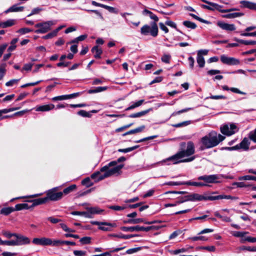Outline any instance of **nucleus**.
Here are the masks:
<instances>
[{
	"instance_id": "nucleus-32",
	"label": "nucleus",
	"mask_w": 256,
	"mask_h": 256,
	"mask_svg": "<svg viewBox=\"0 0 256 256\" xmlns=\"http://www.w3.org/2000/svg\"><path fill=\"white\" fill-rule=\"evenodd\" d=\"M144 13H146V14H148L150 18L152 20H154V22H152L156 23V22H158V17L156 15L154 14L152 12H150V11L148 10H144Z\"/></svg>"
},
{
	"instance_id": "nucleus-6",
	"label": "nucleus",
	"mask_w": 256,
	"mask_h": 256,
	"mask_svg": "<svg viewBox=\"0 0 256 256\" xmlns=\"http://www.w3.org/2000/svg\"><path fill=\"white\" fill-rule=\"evenodd\" d=\"M56 24V20H48L43 22L38 23L34 26L38 29L35 31L37 34H45L50 30L51 26Z\"/></svg>"
},
{
	"instance_id": "nucleus-31",
	"label": "nucleus",
	"mask_w": 256,
	"mask_h": 256,
	"mask_svg": "<svg viewBox=\"0 0 256 256\" xmlns=\"http://www.w3.org/2000/svg\"><path fill=\"white\" fill-rule=\"evenodd\" d=\"M16 211L15 208L12 207H6L2 208L0 210V214H4V215H8L11 212Z\"/></svg>"
},
{
	"instance_id": "nucleus-52",
	"label": "nucleus",
	"mask_w": 256,
	"mask_h": 256,
	"mask_svg": "<svg viewBox=\"0 0 256 256\" xmlns=\"http://www.w3.org/2000/svg\"><path fill=\"white\" fill-rule=\"evenodd\" d=\"M42 9L40 8H36L32 10L31 12L28 16H30L32 15L39 14Z\"/></svg>"
},
{
	"instance_id": "nucleus-54",
	"label": "nucleus",
	"mask_w": 256,
	"mask_h": 256,
	"mask_svg": "<svg viewBox=\"0 0 256 256\" xmlns=\"http://www.w3.org/2000/svg\"><path fill=\"white\" fill-rule=\"evenodd\" d=\"M61 228L65 232H75L74 230H72V229H70V228H69L67 226L64 224V223H60V224Z\"/></svg>"
},
{
	"instance_id": "nucleus-14",
	"label": "nucleus",
	"mask_w": 256,
	"mask_h": 256,
	"mask_svg": "<svg viewBox=\"0 0 256 256\" xmlns=\"http://www.w3.org/2000/svg\"><path fill=\"white\" fill-rule=\"evenodd\" d=\"M50 238L46 237L34 238L32 239V242L34 245L47 246H49Z\"/></svg>"
},
{
	"instance_id": "nucleus-8",
	"label": "nucleus",
	"mask_w": 256,
	"mask_h": 256,
	"mask_svg": "<svg viewBox=\"0 0 256 256\" xmlns=\"http://www.w3.org/2000/svg\"><path fill=\"white\" fill-rule=\"evenodd\" d=\"M162 226H150L148 227H144V226H124L122 228V230L125 232H133L134 231H145V232H148L150 230H159Z\"/></svg>"
},
{
	"instance_id": "nucleus-4",
	"label": "nucleus",
	"mask_w": 256,
	"mask_h": 256,
	"mask_svg": "<svg viewBox=\"0 0 256 256\" xmlns=\"http://www.w3.org/2000/svg\"><path fill=\"white\" fill-rule=\"evenodd\" d=\"M158 28L157 24L151 22L150 24H144L140 28V34L143 36H151L152 37L158 36Z\"/></svg>"
},
{
	"instance_id": "nucleus-55",
	"label": "nucleus",
	"mask_w": 256,
	"mask_h": 256,
	"mask_svg": "<svg viewBox=\"0 0 256 256\" xmlns=\"http://www.w3.org/2000/svg\"><path fill=\"white\" fill-rule=\"evenodd\" d=\"M48 220L50 221L51 223L55 224L62 221L60 219L57 218L54 216H50L47 218Z\"/></svg>"
},
{
	"instance_id": "nucleus-47",
	"label": "nucleus",
	"mask_w": 256,
	"mask_h": 256,
	"mask_svg": "<svg viewBox=\"0 0 256 256\" xmlns=\"http://www.w3.org/2000/svg\"><path fill=\"white\" fill-rule=\"evenodd\" d=\"M248 137L250 140L256 143V129L250 132Z\"/></svg>"
},
{
	"instance_id": "nucleus-29",
	"label": "nucleus",
	"mask_w": 256,
	"mask_h": 256,
	"mask_svg": "<svg viewBox=\"0 0 256 256\" xmlns=\"http://www.w3.org/2000/svg\"><path fill=\"white\" fill-rule=\"evenodd\" d=\"M88 212L91 214H99L103 212V210L98 207H89L86 208Z\"/></svg>"
},
{
	"instance_id": "nucleus-48",
	"label": "nucleus",
	"mask_w": 256,
	"mask_h": 256,
	"mask_svg": "<svg viewBox=\"0 0 256 256\" xmlns=\"http://www.w3.org/2000/svg\"><path fill=\"white\" fill-rule=\"evenodd\" d=\"M82 244H89L91 242V238L89 236H85L81 238L80 240Z\"/></svg>"
},
{
	"instance_id": "nucleus-11",
	"label": "nucleus",
	"mask_w": 256,
	"mask_h": 256,
	"mask_svg": "<svg viewBox=\"0 0 256 256\" xmlns=\"http://www.w3.org/2000/svg\"><path fill=\"white\" fill-rule=\"evenodd\" d=\"M15 238L16 246L26 245L30 243L29 238L22 234H16Z\"/></svg>"
},
{
	"instance_id": "nucleus-33",
	"label": "nucleus",
	"mask_w": 256,
	"mask_h": 256,
	"mask_svg": "<svg viewBox=\"0 0 256 256\" xmlns=\"http://www.w3.org/2000/svg\"><path fill=\"white\" fill-rule=\"evenodd\" d=\"M196 61L200 68H203L204 66L205 60L201 54H197Z\"/></svg>"
},
{
	"instance_id": "nucleus-10",
	"label": "nucleus",
	"mask_w": 256,
	"mask_h": 256,
	"mask_svg": "<svg viewBox=\"0 0 256 256\" xmlns=\"http://www.w3.org/2000/svg\"><path fill=\"white\" fill-rule=\"evenodd\" d=\"M220 60L223 64L228 65H238L240 64L239 60L232 57H228L224 54L220 56Z\"/></svg>"
},
{
	"instance_id": "nucleus-28",
	"label": "nucleus",
	"mask_w": 256,
	"mask_h": 256,
	"mask_svg": "<svg viewBox=\"0 0 256 256\" xmlns=\"http://www.w3.org/2000/svg\"><path fill=\"white\" fill-rule=\"evenodd\" d=\"M64 244L63 240H54L50 238L49 240V246H58Z\"/></svg>"
},
{
	"instance_id": "nucleus-58",
	"label": "nucleus",
	"mask_w": 256,
	"mask_h": 256,
	"mask_svg": "<svg viewBox=\"0 0 256 256\" xmlns=\"http://www.w3.org/2000/svg\"><path fill=\"white\" fill-rule=\"evenodd\" d=\"M144 222V219L143 218H136L134 220H128L127 222L128 223L136 224H138L140 222Z\"/></svg>"
},
{
	"instance_id": "nucleus-61",
	"label": "nucleus",
	"mask_w": 256,
	"mask_h": 256,
	"mask_svg": "<svg viewBox=\"0 0 256 256\" xmlns=\"http://www.w3.org/2000/svg\"><path fill=\"white\" fill-rule=\"evenodd\" d=\"M190 123H191V121H190V120L185 121V122H182L177 124L174 125V126H176V127L186 126H188L189 124H190Z\"/></svg>"
},
{
	"instance_id": "nucleus-42",
	"label": "nucleus",
	"mask_w": 256,
	"mask_h": 256,
	"mask_svg": "<svg viewBox=\"0 0 256 256\" xmlns=\"http://www.w3.org/2000/svg\"><path fill=\"white\" fill-rule=\"evenodd\" d=\"M0 244H5L10 246H16V240L3 241L0 238Z\"/></svg>"
},
{
	"instance_id": "nucleus-59",
	"label": "nucleus",
	"mask_w": 256,
	"mask_h": 256,
	"mask_svg": "<svg viewBox=\"0 0 256 256\" xmlns=\"http://www.w3.org/2000/svg\"><path fill=\"white\" fill-rule=\"evenodd\" d=\"M73 252L75 256H85L86 254V252L83 250H75Z\"/></svg>"
},
{
	"instance_id": "nucleus-41",
	"label": "nucleus",
	"mask_w": 256,
	"mask_h": 256,
	"mask_svg": "<svg viewBox=\"0 0 256 256\" xmlns=\"http://www.w3.org/2000/svg\"><path fill=\"white\" fill-rule=\"evenodd\" d=\"M18 38H15L12 40L10 42V46L8 49V50L9 52H12L15 50L16 47V44L18 42Z\"/></svg>"
},
{
	"instance_id": "nucleus-36",
	"label": "nucleus",
	"mask_w": 256,
	"mask_h": 256,
	"mask_svg": "<svg viewBox=\"0 0 256 256\" xmlns=\"http://www.w3.org/2000/svg\"><path fill=\"white\" fill-rule=\"evenodd\" d=\"M149 111H150V110H148L142 111V112H136L135 114H130V117L132 118L141 117V116L146 114L147 113H148L149 112Z\"/></svg>"
},
{
	"instance_id": "nucleus-9",
	"label": "nucleus",
	"mask_w": 256,
	"mask_h": 256,
	"mask_svg": "<svg viewBox=\"0 0 256 256\" xmlns=\"http://www.w3.org/2000/svg\"><path fill=\"white\" fill-rule=\"evenodd\" d=\"M209 196L201 195L198 194L194 193L184 196V200L188 201H202L209 200Z\"/></svg>"
},
{
	"instance_id": "nucleus-20",
	"label": "nucleus",
	"mask_w": 256,
	"mask_h": 256,
	"mask_svg": "<svg viewBox=\"0 0 256 256\" xmlns=\"http://www.w3.org/2000/svg\"><path fill=\"white\" fill-rule=\"evenodd\" d=\"M24 9V6H18V4H14L10 6V8H8V10H6L4 12L6 14H8V12H22L23 11Z\"/></svg>"
},
{
	"instance_id": "nucleus-16",
	"label": "nucleus",
	"mask_w": 256,
	"mask_h": 256,
	"mask_svg": "<svg viewBox=\"0 0 256 256\" xmlns=\"http://www.w3.org/2000/svg\"><path fill=\"white\" fill-rule=\"evenodd\" d=\"M92 4L93 6H99V7L104 8L107 10H108L110 12L114 13V14L118 13V10L114 7L110 6L105 5L104 4H102L97 2L94 0L92 2Z\"/></svg>"
},
{
	"instance_id": "nucleus-39",
	"label": "nucleus",
	"mask_w": 256,
	"mask_h": 256,
	"mask_svg": "<svg viewBox=\"0 0 256 256\" xmlns=\"http://www.w3.org/2000/svg\"><path fill=\"white\" fill-rule=\"evenodd\" d=\"M82 184L87 188L90 187L93 185V182L91 181L90 178H86L82 181Z\"/></svg>"
},
{
	"instance_id": "nucleus-34",
	"label": "nucleus",
	"mask_w": 256,
	"mask_h": 256,
	"mask_svg": "<svg viewBox=\"0 0 256 256\" xmlns=\"http://www.w3.org/2000/svg\"><path fill=\"white\" fill-rule=\"evenodd\" d=\"M182 24L186 27L192 30L195 29L197 26L195 23L188 20L184 21Z\"/></svg>"
},
{
	"instance_id": "nucleus-27",
	"label": "nucleus",
	"mask_w": 256,
	"mask_h": 256,
	"mask_svg": "<svg viewBox=\"0 0 256 256\" xmlns=\"http://www.w3.org/2000/svg\"><path fill=\"white\" fill-rule=\"evenodd\" d=\"M184 185L192 186H197V187H202V186H206V184L203 183L202 182H191V181L184 182Z\"/></svg>"
},
{
	"instance_id": "nucleus-12",
	"label": "nucleus",
	"mask_w": 256,
	"mask_h": 256,
	"mask_svg": "<svg viewBox=\"0 0 256 256\" xmlns=\"http://www.w3.org/2000/svg\"><path fill=\"white\" fill-rule=\"evenodd\" d=\"M198 180H203L204 182L203 183L206 184V186L208 184H212L216 182V180H218V176L216 175L212 174V175H204L200 176L198 178Z\"/></svg>"
},
{
	"instance_id": "nucleus-63",
	"label": "nucleus",
	"mask_w": 256,
	"mask_h": 256,
	"mask_svg": "<svg viewBox=\"0 0 256 256\" xmlns=\"http://www.w3.org/2000/svg\"><path fill=\"white\" fill-rule=\"evenodd\" d=\"M56 35L57 34H56V32L54 30L52 32L48 33V34L44 36L42 38L44 39H49L56 36Z\"/></svg>"
},
{
	"instance_id": "nucleus-25",
	"label": "nucleus",
	"mask_w": 256,
	"mask_h": 256,
	"mask_svg": "<svg viewBox=\"0 0 256 256\" xmlns=\"http://www.w3.org/2000/svg\"><path fill=\"white\" fill-rule=\"evenodd\" d=\"M76 184H72L68 188H64L62 192V196L67 195L70 193L76 190Z\"/></svg>"
},
{
	"instance_id": "nucleus-21",
	"label": "nucleus",
	"mask_w": 256,
	"mask_h": 256,
	"mask_svg": "<svg viewBox=\"0 0 256 256\" xmlns=\"http://www.w3.org/2000/svg\"><path fill=\"white\" fill-rule=\"evenodd\" d=\"M28 202H32V204L31 206V207L32 208L36 206H38L46 203V202H48V200L46 199V198L44 197L32 200H28Z\"/></svg>"
},
{
	"instance_id": "nucleus-19",
	"label": "nucleus",
	"mask_w": 256,
	"mask_h": 256,
	"mask_svg": "<svg viewBox=\"0 0 256 256\" xmlns=\"http://www.w3.org/2000/svg\"><path fill=\"white\" fill-rule=\"evenodd\" d=\"M240 7L242 8H248L250 10H256V4L247 1L241 0L240 2Z\"/></svg>"
},
{
	"instance_id": "nucleus-43",
	"label": "nucleus",
	"mask_w": 256,
	"mask_h": 256,
	"mask_svg": "<svg viewBox=\"0 0 256 256\" xmlns=\"http://www.w3.org/2000/svg\"><path fill=\"white\" fill-rule=\"evenodd\" d=\"M170 58L171 56L170 54H164L161 58V60L162 62L164 63L169 64L170 62Z\"/></svg>"
},
{
	"instance_id": "nucleus-38",
	"label": "nucleus",
	"mask_w": 256,
	"mask_h": 256,
	"mask_svg": "<svg viewBox=\"0 0 256 256\" xmlns=\"http://www.w3.org/2000/svg\"><path fill=\"white\" fill-rule=\"evenodd\" d=\"M222 133L226 136H230L236 132L234 129H221Z\"/></svg>"
},
{
	"instance_id": "nucleus-35",
	"label": "nucleus",
	"mask_w": 256,
	"mask_h": 256,
	"mask_svg": "<svg viewBox=\"0 0 256 256\" xmlns=\"http://www.w3.org/2000/svg\"><path fill=\"white\" fill-rule=\"evenodd\" d=\"M144 102V100H141L136 102H135L132 104L128 108H126V110H129L134 109L138 107L142 104Z\"/></svg>"
},
{
	"instance_id": "nucleus-18",
	"label": "nucleus",
	"mask_w": 256,
	"mask_h": 256,
	"mask_svg": "<svg viewBox=\"0 0 256 256\" xmlns=\"http://www.w3.org/2000/svg\"><path fill=\"white\" fill-rule=\"evenodd\" d=\"M217 25L224 30L232 31L236 30L235 26L234 24H228L222 22H218Z\"/></svg>"
},
{
	"instance_id": "nucleus-23",
	"label": "nucleus",
	"mask_w": 256,
	"mask_h": 256,
	"mask_svg": "<svg viewBox=\"0 0 256 256\" xmlns=\"http://www.w3.org/2000/svg\"><path fill=\"white\" fill-rule=\"evenodd\" d=\"M92 52L94 54V57L96 58H100V56L102 54V50L99 48L98 46H94L92 49Z\"/></svg>"
},
{
	"instance_id": "nucleus-46",
	"label": "nucleus",
	"mask_w": 256,
	"mask_h": 256,
	"mask_svg": "<svg viewBox=\"0 0 256 256\" xmlns=\"http://www.w3.org/2000/svg\"><path fill=\"white\" fill-rule=\"evenodd\" d=\"M32 31V30L30 28H24L19 29L17 31V32L20 33L21 34H26L31 32Z\"/></svg>"
},
{
	"instance_id": "nucleus-53",
	"label": "nucleus",
	"mask_w": 256,
	"mask_h": 256,
	"mask_svg": "<svg viewBox=\"0 0 256 256\" xmlns=\"http://www.w3.org/2000/svg\"><path fill=\"white\" fill-rule=\"evenodd\" d=\"M239 180H256V177L252 176H243L240 177L238 178Z\"/></svg>"
},
{
	"instance_id": "nucleus-1",
	"label": "nucleus",
	"mask_w": 256,
	"mask_h": 256,
	"mask_svg": "<svg viewBox=\"0 0 256 256\" xmlns=\"http://www.w3.org/2000/svg\"><path fill=\"white\" fill-rule=\"evenodd\" d=\"M194 152L195 148L194 143L192 142H188L187 144L186 150H183L178 152L174 156L164 160V162L170 160L174 164L190 162L195 159V156H192Z\"/></svg>"
},
{
	"instance_id": "nucleus-45",
	"label": "nucleus",
	"mask_w": 256,
	"mask_h": 256,
	"mask_svg": "<svg viewBox=\"0 0 256 256\" xmlns=\"http://www.w3.org/2000/svg\"><path fill=\"white\" fill-rule=\"evenodd\" d=\"M33 64L28 63L24 64L23 68L20 70L21 72H22L24 70L30 71L33 66Z\"/></svg>"
},
{
	"instance_id": "nucleus-56",
	"label": "nucleus",
	"mask_w": 256,
	"mask_h": 256,
	"mask_svg": "<svg viewBox=\"0 0 256 256\" xmlns=\"http://www.w3.org/2000/svg\"><path fill=\"white\" fill-rule=\"evenodd\" d=\"M6 72L4 65H2L0 66V80H2Z\"/></svg>"
},
{
	"instance_id": "nucleus-60",
	"label": "nucleus",
	"mask_w": 256,
	"mask_h": 256,
	"mask_svg": "<svg viewBox=\"0 0 256 256\" xmlns=\"http://www.w3.org/2000/svg\"><path fill=\"white\" fill-rule=\"evenodd\" d=\"M68 96L67 95H62L60 96H57L53 98H52V100L54 101H56V100H67Z\"/></svg>"
},
{
	"instance_id": "nucleus-24",
	"label": "nucleus",
	"mask_w": 256,
	"mask_h": 256,
	"mask_svg": "<svg viewBox=\"0 0 256 256\" xmlns=\"http://www.w3.org/2000/svg\"><path fill=\"white\" fill-rule=\"evenodd\" d=\"M2 28H6L10 27L16 24V20L14 19H9L5 22H2Z\"/></svg>"
},
{
	"instance_id": "nucleus-15",
	"label": "nucleus",
	"mask_w": 256,
	"mask_h": 256,
	"mask_svg": "<svg viewBox=\"0 0 256 256\" xmlns=\"http://www.w3.org/2000/svg\"><path fill=\"white\" fill-rule=\"evenodd\" d=\"M54 108V105L53 104H45V105H40L37 106L35 108H34V110L36 112H48L50 110H51Z\"/></svg>"
},
{
	"instance_id": "nucleus-2",
	"label": "nucleus",
	"mask_w": 256,
	"mask_h": 256,
	"mask_svg": "<svg viewBox=\"0 0 256 256\" xmlns=\"http://www.w3.org/2000/svg\"><path fill=\"white\" fill-rule=\"evenodd\" d=\"M224 138L225 137L220 134L212 132L202 138L200 140L202 145L200 149L204 150L215 147L223 141Z\"/></svg>"
},
{
	"instance_id": "nucleus-22",
	"label": "nucleus",
	"mask_w": 256,
	"mask_h": 256,
	"mask_svg": "<svg viewBox=\"0 0 256 256\" xmlns=\"http://www.w3.org/2000/svg\"><path fill=\"white\" fill-rule=\"evenodd\" d=\"M106 224H110V225L102 224L100 227H98V229L103 231H110L112 228L116 226V224L114 223H110L105 222Z\"/></svg>"
},
{
	"instance_id": "nucleus-7",
	"label": "nucleus",
	"mask_w": 256,
	"mask_h": 256,
	"mask_svg": "<svg viewBox=\"0 0 256 256\" xmlns=\"http://www.w3.org/2000/svg\"><path fill=\"white\" fill-rule=\"evenodd\" d=\"M58 187H55L46 192L48 201H58L62 198V192H58Z\"/></svg>"
},
{
	"instance_id": "nucleus-3",
	"label": "nucleus",
	"mask_w": 256,
	"mask_h": 256,
	"mask_svg": "<svg viewBox=\"0 0 256 256\" xmlns=\"http://www.w3.org/2000/svg\"><path fill=\"white\" fill-rule=\"evenodd\" d=\"M123 166V164H118L116 162H112L107 166L102 167V171L105 172L108 178L114 174H119Z\"/></svg>"
},
{
	"instance_id": "nucleus-40",
	"label": "nucleus",
	"mask_w": 256,
	"mask_h": 256,
	"mask_svg": "<svg viewBox=\"0 0 256 256\" xmlns=\"http://www.w3.org/2000/svg\"><path fill=\"white\" fill-rule=\"evenodd\" d=\"M238 42L244 45H256V40H236Z\"/></svg>"
},
{
	"instance_id": "nucleus-5",
	"label": "nucleus",
	"mask_w": 256,
	"mask_h": 256,
	"mask_svg": "<svg viewBox=\"0 0 256 256\" xmlns=\"http://www.w3.org/2000/svg\"><path fill=\"white\" fill-rule=\"evenodd\" d=\"M231 234L234 236L240 238V242L242 244H244L246 242H256V238L247 236L248 234V232L234 231Z\"/></svg>"
},
{
	"instance_id": "nucleus-62",
	"label": "nucleus",
	"mask_w": 256,
	"mask_h": 256,
	"mask_svg": "<svg viewBox=\"0 0 256 256\" xmlns=\"http://www.w3.org/2000/svg\"><path fill=\"white\" fill-rule=\"evenodd\" d=\"M110 208L114 210H122L126 208V206H112L110 207Z\"/></svg>"
},
{
	"instance_id": "nucleus-26",
	"label": "nucleus",
	"mask_w": 256,
	"mask_h": 256,
	"mask_svg": "<svg viewBox=\"0 0 256 256\" xmlns=\"http://www.w3.org/2000/svg\"><path fill=\"white\" fill-rule=\"evenodd\" d=\"M14 208L16 211H18L22 210H28L32 208L26 203H22L16 204Z\"/></svg>"
},
{
	"instance_id": "nucleus-17",
	"label": "nucleus",
	"mask_w": 256,
	"mask_h": 256,
	"mask_svg": "<svg viewBox=\"0 0 256 256\" xmlns=\"http://www.w3.org/2000/svg\"><path fill=\"white\" fill-rule=\"evenodd\" d=\"M106 178V174L104 172L102 171V168L100 171L96 172L91 175V178L93 179L96 182H98Z\"/></svg>"
},
{
	"instance_id": "nucleus-57",
	"label": "nucleus",
	"mask_w": 256,
	"mask_h": 256,
	"mask_svg": "<svg viewBox=\"0 0 256 256\" xmlns=\"http://www.w3.org/2000/svg\"><path fill=\"white\" fill-rule=\"evenodd\" d=\"M166 24L178 30H177L176 24L172 20H166Z\"/></svg>"
},
{
	"instance_id": "nucleus-49",
	"label": "nucleus",
	"mask_w": 256,
	"mask_h": 256,
	"mask_svg": "<svg viewBox=\"0 0 256 256\" xmlns=\"http://www.w3.org/2000/svg\"><path fill=\"white\" fill-rule=\"evenodd\" d=\"M209 200H214L220 199H226V195H219L216 196H209Z\"/></svg>"
},
{
	"instance_id": "nucleus-50",
	"label": "nucleus",
	"mask_w": 256,
	"mask_h": 256,
	"mask_svg": "<svg viewBox=\"0 0 256 256\" xmlns=\"http://www.w3.org/2000/svg\"><path fill=\"white\" fill-rule=\"evenodd\" d=\"M19 81L18 79H12L6 83V86H12L14 84H18Z\"/></svg>"
},
{
	"instance_id": "nucleus-64",
	"label": "nucleus",
	"mask_w": 256,
	"mask_h": 256,
	"mask_svg": "<svg viewBox=\"0 0 256 256\" xmlns=\"http://www.w3.org/2000/svg\"><path fill=\"white\" fill-rule=\"evenodd\" d=\"M166 24H164V23L162 22H160L159 23V26L160 28L163 30L164 32L166 34V33H168L169 30H168V28L166 26Z\"/></svg>"
},
{
	"instance_id": "nucleus-51",
	"label": "nucleus",
	"mask_w": 256,
	"mask_h": 256,
	"mask_svg": "<svg viewBox=\"0 0 256 256\" xmlns=\"http://www.w3.org/2000/svg\"><path fill=\"white\" fill-rule=\"evenodd\" d=\"M78 114L83 117H90L91 116V114L90 112H88L84 110H80L78 112Z\"/></svg>"
},
{
	"instance_id": "nucleus-37",
	"label": "nucleus",
	"mask_w": 256,
	"mask_h": 256,
	"mask_svg": "<svg viewBox=\"0 0 256 256\" xmlns=\"http://www.w3.org/2000/svg\"><path fill=\"white\" fill-rule=\"evenodd\" d=\"M239 250H246L248 252H256V246H242L239 248Z\"/></svg>"
},
{
	"instance_id": "nucleus-13",
	"label": "nucleus",
	"mask_w": 256,
	"mask_h": 256,
	"mask_svg": "<svg viewBox=\"0 0 256 256\" xmlns=\"http://www.w3.org/2000/svg\"><path fill=\"white\" fill-rule=\"evenodd\" d=\"M250 145V142L247 138H245L238 144L232 148H228L227 149L234 150L240 148L244 150H248L249 149Z\"/></svg>"
},
{
	"instance_id": "nucleus-44",
	"label": "nucleus",
	"mask_w": 256,
	"mask_h": 256,
	"mask_svg": "<svg viewBox=\"0 0 256 256\" xmlns=\"http://www.w3.org/2000/svg\"><path fill=\"white\" fill-rule=\"evenodd\" d=\"M138 147V146H136L130 147V148H126L119 149L118 150V152L126 153V152H130L134 150L135 149L137 148Z\"/></svg>"
},
{
	"instance_id": "nucleus-30",
	"label": "nucleus",
	"mask_w": 256,
	"mask_h": 256,
	"mask_svg": "<svg viewBox=\"0 0 256 256\" xmlns=\"http://www.w3.org/2000/svg\"><path fill=\"white\" fill-rule=\"evenodd\" d=\"M244 14L242 12H234L224 15L223 16V17L227 18H234L243 16Z\"/></svg>"
}]
</instances>
